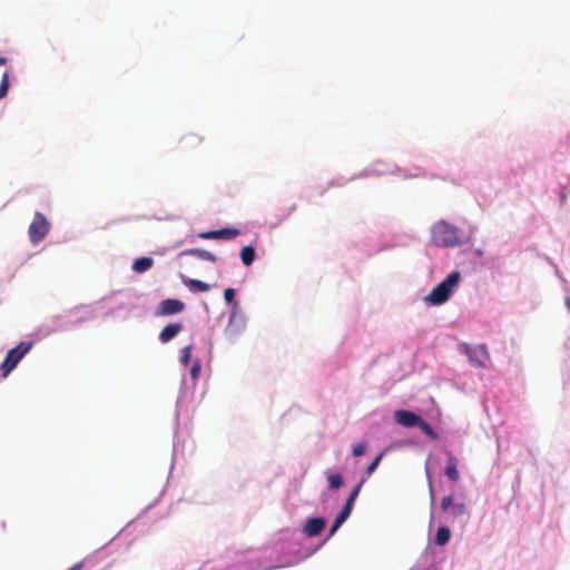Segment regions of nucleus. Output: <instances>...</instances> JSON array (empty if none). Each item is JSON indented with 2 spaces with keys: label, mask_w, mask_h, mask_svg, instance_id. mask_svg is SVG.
Here are the masks:
<instances>
[{
  "label": "nucleus",
  "mask_w": 570,
  "mask_h": 570,
  "mask_svg": "<svg viewBox=\"0 0 570 570\" xmlns=\"http://www.w3.org/2000/svg\"><path fill=\"white\" fill-rule=\"evenodd\" d=\"M432 242L438 247H455L464 244L466 237L458 227L439 220L432 227Z\"/></svg>",
  "instance_id": "f257e3e1"
},
{
  "label": "nucleus",
  "mask_w": 570,
  "mask_h": 570,
  "mask_svg": "<svg viewBox=\"0 0 570 570\" xmlns=\"http://www.w3.org/2000/svg\"><path fill=\"white\" fill-rule=\"evenodd\" d=\"M460 277L461 275L456 271L450 273L445 279H443L424 297V302L431 306L441 305L445 303L449 299L454 287L458 286Z\"/></svg>",
  "instance_id": "f03ea898"
},
{
  "label": "nucleus",
  "mask_w": 570,
  "mask_h": 570,
  "mask_svg": "<svg viewBox=\"0 0 570 570\" xmlns=\"http://www.w3.org/2000/svg\"><path fill=\"white\" fill-rule=\"evenodd\" d=\"M32 345V342H21L7 353V356L0 366L3 376H7L9 373H11V371L18 365L22 357L31 350Z\"/></svg>",
  "instance_id": "7ed1b4c3"
},
{
  "label": "nucleus",
  "mask_w": 570,
  "mask_h": 570,
  "mask_svg": "<svg viewBox=\"0 0 570 570\" xmlns=\"http://www.w3.org/2000/svg\"><path fill=\"white\" fill-rule=\"evenodd\" d=\"M50 227L51 225L45 215L37 212L28 229L30 242L33 245L39 244L48 235Z\"/></svg>",
  "instance_id": "20e7f679"
},
{
  "label": "nucleus",
  "mask_w": 570,
  "mask_h": 570,
  "mask_svg": "<svg viewBox=\"0 0 570 570\" xmlns=\"http://www.w3.org/2000/svg\"><path fill=\"white\" fill-rule=\"evenodd\" d=\"M461 351L468 356L471 365L474 367L483 368L487 366L490 355L484 344L471 346L469 344H462Z\"/></svg>",
  "instance_id": "39448f33"
},
{
  "label": "nucleus",
  "mask_w": 570,
  "mask_h": 570,
  "mask_svg": "<svg viewBox=\"0 0 570 570\" xmlns=\"http://www.w3.org/2000/svg\"><path fill=\"white\" fill-rule=\"evenodd\" d=\"M185 309V304L176 298H167L159 303L156 315L169 316L179 314Z\"/></svg>",
  "instance_id": "423d86ee"
},
{
  "label": "nucleus",
  "mask_w": 570,
  "mask_h": 570,
  "mask_svg": "<svg viewBox=\"0 0 570 570\" xmlns=\"http://www.w3.org/2000/svg\"><path fill=\"white\" fill-rule=\"evenodd\" d=\"M442 511L450 512V515L454 519L461 518L466 513V507L462 502L453 503V499L451 495H446L443 498L441 502Z\"/></svg>",
  "instance_id": "0eeeda50"
},
{
  "label": "nucleus",
  "mask_w": 570,
  "mask_h": 570,
  "mask_svg": "<svg viewBox=\"0 0 570 570\" xmlns=\"http://www.w3.org/2000/svg\"><path fill=\"white\" fill-rule=\"evenodd\" d=\"M420 419L421 416L407 410H397L394 413L395 422L405 428L417 426Z\"/></svg>",
  "instance_id": "6e6552de"
},
{
  "label": "nucleus",
  "mask_w": 570,
  "mask_h": 570,
  "mask_svg": "<svg viewBox=\"0 0 570 570\" xmlns=\"http://www.w3.org/2000/svg\"><path fill=\"white\" fill-rule=\"evenodd\" d=\"M239 235L236 228H223L217 230L204 232L199 235L203 239H232Z\"/></svg>",
  "instance_id": "1a4fd4ad"
},
{
  "label": "nucleus",
  "mask_w": 570,
  "mask_h": 570,
  "mask_svg": "<svg viewBox=\"0 0 570 570\" xmlns=\"http://www.w3.org/2000/svg\"><path fill=\"white\" fill-rule=\"evenodd\" d=\"M325 527V519L322 517L311 518L308 519L304 527L303 532L307 537H316L318 535Z\"/></svg>",
  "instance_id": "9d476101"
},
{
  "label": "nucleus",
  "mask_w": 570,
  "mask_h": 570,
  "mask_svg": "<svg viewBox=\"0 0 570 570\" xmlns=\"http://www.w3.org/2000/svg\"><path fill=\"white\" fill-rule=\"evenodd\" d=\"M181 148L186 151H194L198 149V147L203 142V138L197 134H186L180 139Z\"/></svg>",
  "instance_id": "9b49d317"
},
{
  "label": "nucleus",
  "mask_w": 570,
  "mask_h": 570,
  "mask_svg": "<svg viewBox=\"0 0 570 570\" xmlns=\"http://www.w3.org/2000/svg\"><path fill=\"white\" fill-rule=\"evenodd\" d=\"M448 461H446V468H445V475L451 481H458L460 478V473L458 470L459 461L455 458V455L452 452H448Z\"/></svg>",
  "instance_id": "f8f14e48"
},
{
  "label": "nucleus",
  "mask_w": 570,
  "mask_h": 570,
  "mask_svg": "<svg viewBox=\"0 0 570 570\" xmlns=\"http://www.w3.org/2000/svg\"><path fill=\"white\" fill-rule=\"evenodd\" d=\"M181 330V323H170L166 325L159 333V341L161 343H167L171 341Z\"/></svg>",
  "instance_id": "ddd939ff"
},
{
  "label": "nucleus",
  "mask_w": 570,
  "mask_h": 570,
  "mask_svg": "<svg viewBox=\"0 0 570 570\" xmlns=\"http://www.w3.org/2000/svg\"><path fill=\"white\" fill-rule=\"evenodd\" d=\"M180 255H187V256H196L200 259H204V261H208V262H212V263H215L217 261L216 256L208 252V250H205V249H202V248H189V249H185L180 253Z\"/></svg>",
  "instance_id": "4468645a"
},
{
  "label": "nucleus",
  "mask_w": 570,
  "mask_h": 570,
  "mask_svg": "<svg viewBox=\"0 0 570 570\" xmlns=\"http://www.w3.org/2000/svg\"><path fill=\"white\" fill-rule=\"evenodd\" d=\"M154 261L150 257H140L132 264V271L136 273H144L151 268Z\"/></svg>",
  "instance_id": "2eb2a0df"
},
{
  "label": "nucleus",
  "mask_w": 570,
  "mask_h": 570,
  "mask_svg": "<svg viewBox=\"0 0 570 570\" xmlns=\"http://www.w3.org/2000/svg\"><path fill=\"white\" fill-rule=\"evenodd\" d=\"M183 283L191 291L207 292L210 288L209 284L202 282L199 279L184 278Z\"/></svg>",
  "instance_id": "dca6fc26"
},
{
  "label": "nucleus",
  "mask_w": 570,
  "mask_h": 570,
  "mask_svg": "<svg viewBox=\"0 0 570 570\" xmlns=\"http://www.w3.org/2000/svg\"><path fill=\"white\" fill-rule=\"evenodd\" d=\"M240 258L245 266H250L255 259V249L253 246H245L240 250Z\"/></svg>",
  "instance_id": "f3484780"
},
{
  "label": "nucleus",
  "mask_w": 570,
  "mask_h": 570,
  "mask_svg": "<svg viewBox=\"0 0 570 570\" xmlns=\"http://www.w3.org/2000/svg\"><path fill=\"white\" fill-rule=\"evenodd\" d=\"M450 538H451L450 529L446 527H440L435 534L434 541L438 546H444L449 542Z\"/></svg>",
  "instance_id": "a211bd4d"
},
{
  "label": "nucleus",
  "mask_w": 570,
  "mask_h": 570,
  "mask_svg": "<svg viewBox=\"0 0 570 570\" xmlns=\"http://www.w3.org/2000/svg\"><path fill=\"white\" fill-rule=\"evenodd\" d=\"M328 485L331 489H340L343 487L344 481L340 473H332L327 476Z\"/></svg>",
  "instance_id": "6ab92c4d"
},
{
  "label": "nucleus",
  "mask_w": 570,
  "mask_h": 570,
  "mask_svg": "<svg viewBox=\"0 0 570 570\" xmlns=\"http://www.w3.org/2000/svg\"><path fill=\"white\" fill-rule=\"evenodd\" d=\"M417 426L423 431V433H425L431 439L438 438V435L434 432V430L432 429V426L428 422H425L422 417L420 419Z\"/></svg>",
  "instance_id": "aec40b11"
},
{
  "label": "nucleus",
  "mask_w": 570,
  "mask_h": 570,
  "mask_svg": "<svg viewBox=\"0 0 570 570\" xmlns=\"http://www.w3.org/2000/svg\"><path fill=\"white\" fill-rule=\"evenodd\" d=\"M363 482H364V481H361V482H360V483H358V484H357V485H356V487L351 491V493H350V495H348V498H347V500H346V502H345V504H346V505H350V507H352V508L354 507V502H355L356 498H357V497H358V494H360V491H361V488H362V485H363Z\"/></svg>",
  "instance_id": "412c9836"
},
{
  "label": "nucleus",
  "mask_w": 570,
  "mask_h": 570,
  "mask_svg": "<svg viewBox=\"0 0 570 570\" xmlns=\"http://www.w3.org/2000/svg\"><path fill=\"white\" fill-rule=\"evenodd\" d=\"M363 482H364V481H361V482H360V483H358V484H357V485H356V487L351 491V493H350V495H348V498H347V500H346V502H345V504H346V505H350V507H352V508L354 507V502H355L356 498H357V497H358V494H360V491H361V488H362V485H363Z\"/></svg>",
  "instance_id": "4be33fe9"
},
{
  "label": "nucleus",
  "mask_w": 570,
  "mask_h": 570,
  "mask_svg": "<svg viewBox=\"0 0 570 570\" xmlns=\"http://www.w3.org/2000/svg\"><path fill=\"white\" fill-rule=\"evenodd\" d=\"M9 90V73L6 71L2 75L0 82V99L7 96Z\"/></svg>",
  "instance_id": "5701e85b"
},
{
  "label": "nucleus",
  "mask_w": 570,
  "mask_h": 570,
  "mask_svg": "<svg viewBox=\"0 0 570 570\" xmlns=\"http://www.w3.org/2000/svg\"><path fill=\"white\" fill-rule=\"evenodd\" d=\"M352 510H353L352 507L344 504L342 511L336 515L335 519L337 521H340L341 523H344L348 519Z\"/></svg>",
  "instance_id": "b1692460"
},
{
  "label": "nucleus",
  "mask_w": 570,
  "mask_h": 570,
  "mask_svg": "<svg viewBox=\"0 0 570 570\" xmlns=\"http://www.w3.org/2000/svg\"><path fill=\"white\" fill-rule=\"evenodd\" d=\"M190 354H191V346L188 345V346H185L183 350H181V354H180V362L184 366H187L189 364V361H190Z\"/></svg>",
  "instance_id": "393cba45"
},
{
  "label": "nucleus",
  "mask_w": 570,
  "mask_h": 570,
  "mask_svg": "<svg viewBox=\"0 0 570 570\" xmlns=\"http://www.w3.org/2000/svg\"><path fill=\"white\" fill-rule=\"evenodd\" d=\"M382 456H383V453H380L367 466L366 469V473L368 475H371L375 470L376 468L379 466L381 460H382Z\"/></svg>",
  "instance_id": "a878e982"
},
{
  "label": "nucleus",
  "mask_w": 570,
  "mask_h": 570,
  "mask_svg": "<svg viewBox=\"0 0 570 570\" xmlns=\"http://www.w3.org/2000/svg\"><path fill=\"white\" fill-rule=\"evenodd\" d=\"M224 298L227 303H234V305L236 306L237 304L234 302V298H235V289L233 288H226L225 292H224Z\"/></svg>",
  "instance_id": "bb28decb"
},
{
  "label": "nucleus",
  "mask_w": 570,
  "mask_h": 570,
  "mask_svg": "<svg viewBox=\"0 0 570 570\" xmlns=\"http://www.w3.org/2000/svg\"><path fill=\"white\" fill-rule=\"evenodd\" d=\"M366 451V444L365 443H358L353 448V455L354 456H361Z\"/></svg>",
  "instance_id": "cd10ccee"
},
{
  "label": "nucleus",
  "mask_w": 570,
  "mask_h": 570,
  "mask_svg": "<svg viewBox=\"0 0 570 570\" xmlns=\"http://www.w3.org/2000/svg\"><path fill=\"white\" fill-rule=\"evenodd\" d=\"M342 524H343V523H341L340 521H337V520L335 519V521L333 522V524H332V527H331V529H330V537L334 535V534H335V532L341 528V525H342Z\"/></svg>",
  "instance_id": "c85d7f7f"
},
{
  "label": "nucleus",
  "mask_w": 570,
  "mask_h": 570,
  "mask_svg": "<svg viewBox=\"0 0 570 570\" xmlns=\"http://www.w3.org/2000/svg\"><path fill=\"white\" fill-rule=\"evenodd\" d=\"M200 372V364L197 362L191 366L190 374L193 377H197Z\"/></svg>",
  "instance_id": "c756f323"
},
{
  "label": "nucleus",
  "mask_w": 570,
  "mask_h": 570,
  "mask_svg": "<svg viewBox=\"0 0 570 570\" xmlns=\"http://www.w3.org/2000/svg\"><path fill=\"white\" fill-rule=\"evenodd\" d=\"M6 62H7V59L3 57H0V66L6 65Z\"/></svg>",
  "instance_id": "7c9ffc66"
},
{
  "label": "nucleus",
  "mask_w": 570,
  "mask_h": 570,
  "mask_svg": "<svg viewBox=\"0 0 570 570\" xmlns=\"http://www.w3.org/2000/svg\"><path fill=\"white\" fill-rule=\"evenodd\" d=\"M566 304H567V307H568V308H569V311H570V298H569V297H568V298H566Z\"/></svg>",
  "instance_id": "2f4dec72"
}]
</instances>
